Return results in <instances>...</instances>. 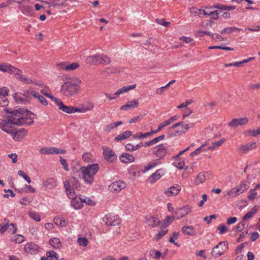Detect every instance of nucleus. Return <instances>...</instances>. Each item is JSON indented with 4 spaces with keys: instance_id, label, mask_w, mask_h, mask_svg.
<instances>
[{
    "instance_id": "1",
    "label": "nucleus",
    "mask_w": 260,
    "mask_h": 260,
    "mask_svg": "<svg viewBox=\"0 0 260 260\" xmlns=\"http://www.w3.org/2000/svg\"><path fill=\"white\" fill-rule=\"evenodd\" d=\"M30 115L36 116L30 111L25 108H17L13 110L7 119L0 121V128L4 132L11 135L15 128L13 125H30L34 123V118H31Z\"/></svg>"
},
{
    "instance_id": "2",
    "label": "nucleus",
    "mask_w": 260,
    "mask_h": 260,
    "mask_svg": "<svg viewBox=\"0 0 260 260\" xmlns=\"http://www.w3.org/2000/svg\"><path fill=\"white\" fill-rule=\"evenodd\" d=\"M81 81L77 78H69L62 85L60 92L65 96L70 97L78 92V86L81 84Z\"/></svg>"
},
{
    "instance_id": "3",
    "label": "nucleus",
    "mask_w": 260,
    "mask_h": 260,
    "mask_svg": "<svg viewBox=\"0 0 260 260\" xmlns=\"http://www.w3.org/2000/svg\"><path fill=\"white\" fill-rule=\"evenodd\" d=\"M99 170V166L98 164L89 165L86 167L82 166L79 171L82 173V178L87 183L91 184L94 180V176Z\"/></svg>"
},
{
    "instance_id": "4",
    "label": "nucleus",
    "mask_w": 260,
    "mask_h": 260,
    "mask_svg": "<svg viewBox=\"0 0 260 260\" xmlns=\"http://www.w3.org/2000/svg\"><path fill=\"white\" fill-rule=\"evenodd\" d=\"M227 249L228 243L226 242H220L212 249V255L214 257H218L223 254Z\"/></svg>"
},
{
    "instance_id": "5",
    "label": "nucleus",
    "mask_w": 260,
    "mask_h": 260,
    "mask_svg": "<svg viewBox=\"0 0 260 260\" xmlns=\"http://www.w3.org/2000/svg\"><path fill=\"white\" fill-rule=\"evenodd\" d=\"M153 155L158 157L159 160L165 157L167 154V148L162 144H159L152 149Z\"/></svg>"
},
{
    "instance_id": "6",
    "label": "nucleus",
    "mask_w": 260,
    "mask_h": 260,
    "mask_svg": "<svg viewBox=\"0 0 260 260\" xmlns=\"http://www.w3.org/2000/svg\"><path fill=\"white\" fill-rule=\"evenodd\" d=\"M13 97L16 102L19 104H25L29 103L31 99L30 91H26L25 94L15 93L13 94Z\"/></svg>"
},
{
    "instance_id": "7",
    "label": "nucleus",
    "mask_w": 260,
    "mask_h": 260,
    "mask_svg": "<svg viewBox=\"0 0 260 260\" xmlns=\"http://www.w3.org/2000/svg\"><path fill=\"white\" fill-rule=\"evenodd\" d=\"M192 207L190 205H187L176 209L175 214L177 219L183 218L192 211Z\"/></svg>"
},
{
    "instance_id": "8",
    "label": "nucleus",
    "mask_w": 260,
    "mask_h": 260,
    "mask_svg": "<svg viewBox=\"0 0 260 260\" xmlns=\"http://www.w3.org/2000/svg\"><path fill=\"white\" fill-rule=\"evenodd\" d=\"M105 224L108 226H115L120 223L121 220L118 215L109 213L104 218Z\"/></svg>"
},
{
    "instance_id": "9",
    "label": "nucleus",
    "mask_w": 260,
    "mask_h": 260,
    "mask_svg": "<svg viewBox=\"0 0 260 260\" xmlns=\"http://www.w3.org/2000/svg\"><path fill=\"white\" fill-rule=\"evenodd\" d=\"M39 152L43 154H63L66 152V150L56 147H44L41 148Z\"/></svg>"
},
{
    "instance_id": "10",
    "label": "nucleus",
    "mask_w": 260,
    "mask_h": 260,
    "mask_svg": "<svg viewBox=\"0 0 260 260\" xmlns=\"http://www.w3.org/2000/svg\"><path fill=\"white\" fill-rule=\"evenodd\" d=\"M54 103L58 106L59 109L64 112L69 114L75 113V108L71 106L64 105L63 102L59 99H54Z\"/></svg>"
},
{
    "instance_id": "11",
    "label": "nucleus",
    "mask_w": 260,
    "mask_h": 260,
    "mask_svg": "<svg viewBox=\"0 0 260 260\" xmlns=\"http://www.w3.org/2000/svg\"><path fill=\"white\" fill-rule=\"evenodd\" d=\"M104 158L109 162H113L117 159V155L111 149L108 147H103Z\"/></svg>"
},
{
    "instance_id": "12",
    "label": "nucleus",
    "mask_w": 260,
    "mask_h": 260,
    "mask_svg": "<svg viewBox=\"0 0 260 260\" xmlns=\"http://www.w3.org/2000/svg\"><path fill=\"white\" fill-rule=\"evenodd\" d=\"M27 134L28 131L24 128L15 129L13 131L11 136L15 141H20L23 139L27 136Z\"/></svg>"
},
{
    "instance_id": "13",
    "label": "nucleus",
    "mask_w": 260,
    "mask_h": 260,
    "mask_svg": "<svg viewBox=\"0 0 260 260\" xmlns=\"http://www.w3.org/2000/svg\"><path fill=\"white\" fill-rule=\"evenodd\" d=\"M126 187L125 182L122 181H117L113 182L109 186V189L113 192H117L121 191Z\"/></svg>"
},
{
    "instance_id": "14",
    "label": "nucleus",
    "mask_w": 260,
    "mask_h": 260,
    "mask_svg": "<svg viewBox=\"0 0 260 260\" xmlns=\"http://www.w3.org/2000/svg\"><path fill=\"white\" fill-rule=\"evenodd\" d=\"M248 121V118L246 117L240 118H234L229 123L228 125L230 127L236 128L239 126L246 124Z\"/></svg>"
},
{
    "instance_id": "15",
    "label": "nucleus",
    "mask_w": 260,
    "mask_h": 260,
    "mask_svg": "<svg viewBox=\"0 0 260 260\" xmlns=\"http://www.w3.org/2000/svg\"><path fill=\"white\" fill-rule=\"evenodd\" d=\"M0 71L15 74L16 72H20V70L9 63H3L0 64Z\"/></svg>"
},
{
    "instance_id": "16",
    "label": "nucleus",
    "mask_w": 260,
    "mask_h": 260,
    "mask_svg": "<svg viewBox=\"0 0 260 260\" xmlns=\"http://www.w3.org/2000/svg\"><path fill=\"white\" fill-rule=\"evenodd\" d=\"M181 187L179 185H176L169 188H168L165 190V194L168 197L174 196L177 195L181 190Z\"/></svg>"
},
{
    "instance_id": "17",
    "label": "nucleus",
    "mask_w": 260,
    "mask_h": 260,
    "mask_svg": "<svg viewBox=\"0 0 260 260\" xmlns=\"http://www.w3.org/2000/svg\"><path fill=\"white\" fill-rule=\"evenodd\" d=\"M94 106L90 102H86L79 108H75V112L86 113L87 111H91Z\"/></svg>"
},
{
    "instance_id": "18",
    "label": "nucleus",
    "mask_w": 260,
    "mask_h": 260,
    "mask_svg": "<svg viewBox=\"0 0 260 260\" xmlns=\"http://www.w3.org/2000/svg\"><path fill=\"white\" fill-rule=\"evenodd\" d=\"M256 147V144L255 142H251L246 144L241 145L238 148V151L241 153H245L249 150H252Z\"/></svg>"
},
{
    "instance_id": "19",
    "label": "nucleus",
    "mask_w": 260,
    "mask_h": 260,
    "mask_svg": "<svg viewBox=\"0 0 260 260\" xmlns=\"http://www.w3.org/2000/svg\"><path fill=\"white\" fill-rule=\"evenodd\" d=\"M139 104L138 100H133L127 102L125 105L121 106L120 109L121 110H127L129 109H134L138 106Z\"/></svg>"
},
{
    "instance_id": "20",
    "label": "nucleus",
    "mask_w": 260,
    "mask_h": 260,
    "mask_svg": "<svg viewBox=\"0 0 260 260\" xmlns=\"http://www.w3.org/2000/svg\"><path fill=\"white\" fill-rule=\"evenodd\" d=\"M38 249V246L35 243L32 242L28 243L24 246L25 252L28 254H33Z\"/></svg>"
},
{
    "instance_id": "21",
    "label": "nucleus",
    "mask_w": 260,
    "mask_h": 260,
    "mask_svg": "<svg viewBox=\"0 0 260 260\" xmlns=\"http://www.w3.org/2000/svg\"><path fill=\"white\" fill-rule=\"evenodd\" d=\"M64 188L66 190V193L67 196L70 199H74L76 198L75 192L74 190V189L71 187V185L68 181H65L64 182Z\"/></svg>"
},
{
    "instance_id": "22",
    "label": "nucleus",
    "mask_w": 260,
    "mask_h": 260,
    "mask_svg": "<svg viewBox=\"0 0 260 260\" xmlns=\"http://www.w3.org/2000/svg\"><path fill=\"white\" fill-rule=\"evenodd\" d=\"M30 96H32L34 98L37 99L39 102L44 106H47L48 105V102L46 99L39 93L37 92L35 90H30Z\"/></svg>"
},
{
    "instance_id": "23",
    "label": "nucleus",
    "mask_w": 260,
    "mask_h": 260,
    "mask_svg": "<svg viewBox=\"0 0 260 260\" xmlns=\"http://www.w3.org/2000/svg\"><path fill=\"white\" fill-rule=\"evenodd\" d=\"M86 62L90 65H96L100 64L99 61V54H96L89 56L86 58Z\"/></svg>"
},
{
    "instance_id": "24",
    "label": "nucleus",
    "mask_w": 260,
    "mask_h": 260,
    "mask_svg": "<svg viewBox=\"0 0 260 260\" xmlns=\"http://www.w3.org/2000/svg\"><path fill=\"white\" fill-rule=\"evenodd\" d=\"M9 221L7 219L5 218L4 220V223L5 225L3 226L0 229V233L3 234L6 231L8 230L9 228L12 226L13 228V230L12 231L13 234H15L17 231V228L14 223H11L10 224H8Z\"/></svg>"
},
{
    "instance_id": "25",
    "label": "nucleus",
    "mask_w": 260,
    "mask_h": 260,
    "mask_svg": "<svg viewBox=\"0 0 260 260\" xmlns=\"http://www.w3.org/2000/svg\"><path fill=\"white\" fill-rule=\"evenodd\" d=\"M164 173L160 170H157L154 173L152 174L149 178L148 181L150 183H153L158 180Z\"/></svg>"
},
{
    "instance_id": "26",
    "label": "nucleus",
    "mask_w": 260,
    "mask_h": 260,
    "mask_svg": "<svg viewBox=\"0 0 260 260\" xmlns=\"http://www.w3.org/2000/svg\"><path fill=\"white\" fill-rule=\"evenodd\" d=\"M120 160L124 163H129L134 161V156L129 153H123L120 157Z\"/></svg>"
},
{
    "instance_id": "27",
    "label": "nucleus",
    "mask_w": 260,
    "mask_h": 260,
    "mask_svg": "<svg viewBox=\"0 0 260 260\" xmlns=\"http://www.w3.org/2000/svg\"><path fill=\"white\" fill-rule=\"evenodd\" d=\"M136 84L123 86V87L118 89L117 91L114 93V95L116 96H119L121 94L127 92L130 90L135 89L136 88Z\"/></svg>"
},
{
    "instance_id": "28",
    "label": "nucleus",
    "mask_w": 260,
    "mask_h": 260,
    "mask_svg": "<svg viewBox=\"0 0 260 260\" xmlns=\"http://www.w3.org/2000/svg\"><path fill=\"white\" fill-rule=\"evenodd\" d=\"M83 200L77 197L73 199L71 201L72 206L75 209H81L83 206Z\"/></svg>"
},
{
    "instance_id": "29",
    "label": "nucleus",
    "mask_w": 260,
    "mask_h": 260,
    "mask_svg": "<svg viewBox=\"0 0 260 260\" xmlns=\"http://www.w3.org/2000/svg\"><path fill=\"white\" fill-rule=\"evenodd\" d=\"M181 232L185 235L193 236L195 235V231L191 225H184L182 228Z\"/></svg>"
},
{
    "instance_id": "30",
    "label": "nucleus",
    "mask_w": 260,
    "mask_h": 260,
    "mask_svg": "<svg viewBox=\"0 0 260 260\" xmlns=\"http://www.w3.org/2000/svg\"><path fill=\"white\" fill-rule=\"evenodd\" d=\"M132 135L131 131H128L124 132L123 133L119 134L115 138V141L118 142L120 141L124 140L129 138Z\"/></svg>"
},
{
    "instance_id": "31",
    "label": "nucleus",
    "mask_w": 260,
    "mask_h": 260,
    "mask_svg": "<svg viewBox=\"0 0 260 260\" xmlns=\"http://www.w3.org/2000/svg\"><path fill=\"white\" fill-rule=\"evenodd\" d=\"M50 245L55 249H60L62 247V244L60 240L57 238H51L49 240Z\"/></svg>"
},
{
    "instance_id": "32",
    "label": "nucleus",
    "mask_w": 260,
    "mask_h": 260,
    "mask_svg": "<svg viewBox=\"0 0 260 260\" xmlns=\"http://www.w3.org/2000/svg\"><path fill=\"white\" fill-rule=\"evenodd\" d=\"M190 13L195 16H198L202 17V15H207L208 13L203 9H198L192 7L190 9Z\"/></svg>"
},
{
    "instance_id": "33",
    "label": "nucleus",
    "mask_w": 260,
    "mask_h": 260,
    "mask_svg": "<svg viewBox=\"0 0 260 260\" xmlns=\"http://www.w3.org/2000/svg\"><path fill=\"white\" fill-rule=\"evenodd\" d=\"M174 219L175 217L174 215L167 216L160 226L161 230H165Z\"/></svg>"
},
{
    "instance_id": "34",
    "label": "nucleus",
    "mask_w": 260,
    "mask_h": 260,
    "mask_svg": "<svg viewBox=\"0 0 260 260\" xmlns=\"http://www.w3.org/2000/svg\"><path fill=\"white\" fill-rule=\"evenodd\" d=\"M160 223V220L156 217H150L147 220V224L149 226L154 228L157 226Z\"/></svg>"
},
{
    "instance_id": "35",
    "label": "nucleus",
    "mask_w": 260,
    "mask_h": 260,
    "mask_svg": "<svg viewBox=\"0 0 260 260\" xmlns=\"http://www.w3.org/2000/svg\"><path fill=\"white\" fill-rule=\"evenodd\" d=\"M44 185L49 189L52 188L56 185V181L54 178H50L44 182Z\"/></svg>"
},
{
    "instance_id": "36",
    "label": "nucleus",
    "mask_w": 260,
    "mask_h": 260,
    "mask_svg": "<svg viewBox=\"0 0 260 260\" xmlns=\"http://www.w3.org/2000/svg\"><path fill=\"white\" fill-rule=\"evenodd\" d=\"M123 123L122 121H119L115 122H111L109 124L106 126L105 131L107 132H110L111 130L116 128L120 125H121Z\"/></svg>"
},
{
    "instance_id": "37",
    "label": "nucleus",
    "mask_w": 260,
    "mask_h": 260,
    "mask_svg": "<svg viewBox=\"0 0 260 260\" xmlns=\"http://www.w3.org/2000/svg\"><path fill=\"white\" fill-rule=\"evenodd\" d=\"M257 211V208L256 206H253L250 210V211L247 212L243 217V219L244 220L247 219L251 218Z\"/></svg>"
},
{
    "instance_id": "38",
    "label": "nucleus",
    "mask_w": 260,
    "mask_h": 260,
    "mask_svg": "<svg viewBox=\"0 0 260 260\" xmlns=\"http://www.w3.org/2000/svg\"><path fill=\"white\" fill-rule=\"evenodd\" d=\"M249 182L248 181H242L240 184L237 185L241 193L249 188Z\"/></svg>"
},
{
    "instance_id": "39",
    "label": "nucleus",
    "mask_w": 260,
    "mask_h": 260,
    "mask_svg": "<svg viewBox=\"0 0 260 260\" xmlns=\"http://www.w3.org/2000/svg\"><path fill=\"white\" fill-rule=\"evenodd\" d=\"M99 61L100 63L105 65L109 64L111 61L109 57L102 54H99Z\"/></svg>"
},
{
    "instance_id": "40",
    "label": "nucleus",
    "mask_w": 260,
    "mask_h": 260,
    "mask_svg": "<svg viewBox=\"0 0 260 260\" xmlns=\"http://www.w3.org/2000/svg\"><path fill=\"white\" fill-rule=\"evenodd\" d=\"M205 172L200 173L198 174V176L194 180V183L196 185H199L204 183L205 181Z\"/></svg>"
},
{
    "instance_id": "41",
    "label": "nucleus",
    "mask_w": 260,
    "mask_h": 260,
    "mask_svg": "<svg viewBox=\"0 0 260 260\" xmlns=\"http://www.w3.org/2000/svg\"><path fill=\"white\" fill-rule=\"evenodd\" d=\"M54 222L55 224L61 227L65 226L67 224V222L65 219L62 218H59V217H54Z\"/></svg>"
},
{
    "instance_id": "42",
    "label": "nucleus",
    "mask_w": 260,
    "mask_h": 260,
    "mask_svg": "<svg viewBox=\"0 0 260 260\" xmlns=\"http://www.w3.org/2000/svg\"><path fill=\"white\" fill-rule=\"evenodd\" d=\"M214 7L220 10H224L226 11H231L236 9L235 6H226L224 5H216L214 6Z\"/></svg>"
},
{
    "instance_id": "43",
    "label": "nucleus",
    "mask_w": 260,
    "mask_h": 260,
    "mask_svg": "<svg viewBox=\"0 0 260 260\" xmlns=\"http://www.w3.org/2000/svg\"><path fill=\"white\" fill-rule=\"evenodd\" d=\"M159 159H156L149 162L146 166L145 167V171H148L155 167H156L158 164H159Z\"/></svg>"
},
{
    "instance_id": "44",
    "label": "nucleus",
    "mask_w": 260,
    "mask_h": 260,
    "mask_svg": "<svg viewBox=\"0 0 260 260\" xmlns=\"http://www.w3.org/2000/svg\"><path fill=\"white\" fill-rule=\"evenodd\" d=\"M225 140L224 138L220 139L217 142H213L212 145L208 148L207 150H213L216 148L220 146L224 142Z\"/></svg>"
},
{
    "instance_id": "45",
    "label": "nucleus",
    "mask_w": 260,
    "mask_h": 260,
    "mask_svg": "<svg viewBox=\"0 0 260 260\" xmlns=\"http://www.w3.org/2000/svg\"><path fill=\"white\" fill-rule=\"evenodd\" d=\"M41 92L45 96L50 98L52 101L54 102V99L56 98H54L50 93V90L47 87H45L41 90Z\"/></svg>"
},
{
    "instance_id": "46",
    "label": "nucleus",
    "mask_w": 260,
    "mask_h": 260,
    "mask_svg": "<svg viewBox=\"0 0 260 260\" xmlns=\"http://www.w3.org/2000/svg\"><path fill=\"white\" fill-rule=\"evenodd\" d=\"M141 147H142V146L139 144L134 146V145H133L131 143L127 144L125 146V149L126 150L130 151H134L136 150H138V149H140Z\"/></svg>"
},
{
    "instance_id": "47",
    "label": "nucleus",
    "mask_w": 260,
    "mask_h": 260,
    "mask_svg": "<svg viewBox=\"0 0 260 260\" xmlns=\"http://www.w3.org/2000/svg\"><path fill=\"white\" fill-rule=\"evenodd\" d=\"M47 255L49 260H58V256L57 254L54 251H49L47 252Z\"/></svg>"
},
{
    "instance_id": "48",
    "label": "nucleus",
    "mask_w": 260,
    "mask_h": 260,
    "mask_svg": "<svg viewBox=\"0 0 260 260\" xmlns=\"http://www.w3.org/2000/svg\"><path fill=\"white\" fill-rule=\"evenodd\" d=\"M92 155L90 152H86V153H84L82 155V159H83V160L85 162H87V163H89V162H92Z\"/></svg>"
},
{
    "instance_id": "49",
    "label": "nucleus",
    "mask_w": 260,
    "mask_h": 260,
    "mask_svg": "<svg viewBox=\"0 0 260 260\" xmlns=\"http://www.w3.org/2000/svg\"><path fill=\"white\" fill-rule=\"evenodd\" d=\"M61 0H49L48 1H44L43 2L48 5V7H56L59 6Z\"/></svg>"
},
{
    "instance_id": "50",
    "label": "nucleus",
    "mask_w": 260,
    "mask_h": 260,
    "mask_svg": "<svg viewBox=\"0 0 260 260\" xmlns=\"http://www.w3.org/2000/svg\"><path fill=\"white\" fill-rule=\"evenodd\" d=\"M78 0H61L58 7L62 8H67V7L69 6L70 4L69 2H77Z\"/></svg>"
},
{
    "instance_id": "51",
    "label": "nucleus",
    "mask_w": 260,
    "mask_h": 260,
    "mask_svg": "<svg viewBox=\"0 0 260 260\" xmlns=\"http://www.w3.org/2000/svg\"><path fill=\"white\" fill-rule=\"evenodd\" d=\"M22 82H24L26 84H34L35 85H37L39 86L42 87L43 84H38L36 81H35L34 80H32L31 78H27L25 76L24 77Z\"/></svg>"
},
{
    "instance_id": "52",
    "label": "nucleus",
    "mask_w": 260,
    "mask_h": 260,
    "mask_svg": "<svg viewBox=\"0 0 260 260\" xmlns=\"http://www.w3.org/2000/svg\"><path fill=\"white\" fill-rule=\"evenodd\" d=\"M68 182L71 185V187L73 188H78L80 185L78 180L75 178H71Z\"/></svg>"
},
{
    "instance_id": "53",
    "label": "nucleus",
    "mask_w": 260,
    "mask_h": 260,
    "mask_svg": "<svg viewBox=\"0 0 260 260\" xmlns=\"http://www.w3.org/2000/svg\"><path fill=\"white\" fill-rule=\"evenodd\" d=\"M221 13V11L220 10H216L213 12H210V13H208L207 15L211 16V17L214 19L217 20L219 18V15Z\"/></svg>"
},
{
    "instance_id": "54",
    "label": "nucleus",
    "mask_w": 260,
    "mask_h": 260,
    "mask_svg": "<svg viewBox=\"0 0 260 260\" xmlns=\"http://www.w3.org/2000/svg\"><path fill=\"white\" fill-rule=\"evenodd\" d=\"M206 145V143L203 144L201 147H200L199 148H198L197 149H196L194 151L192 152L191 153V154H190V156H194L195 155H197L200 154L201 152L204 149Z\"/></svg>"
},
{
    "instance_id": "55",
    "label": "nucleus",
    "mask_w": 260,
    "mask_h": 260,
    "mask_svg": "<svg viewBox=\"0 0 260 260\" xmlns=\"http://www.w3.org/2000/svg\"><path fill=\"white\" fill-rule=\"evenodd\" d=\"M29 215L30 217L34 219L35 221H40L41 220L40 215L36 212L34 211H29Z\"/></svg>"
},
{
    "instance_id": "56",
    "label": "nucleus",
    "mask_w": 260,
    "mask_h": 260,
    "mask_svg": "<svg viewBox=\"0 0 260 260\" xmlns=\"http://www.w3.org/2000/svg\"><path fill=\"white\" fill-rule=\"evenodd\" d=\"M9 104V101L7 97L1 96H0V106L4 107L8 106Z\"/></svg>"
},
{
    "instance_id": "57",
    "label": "nucleus",
    "mask_w": 260,
    "mask_h": 260,
    "mask_svg": "<svg viewBox=\"0 0 260 260\" xmlns=\"http://www.w3.org/2000/svg\"><path fill=\"white\" fill-rule=\"evenodd\" d=\"M168 230H161V232H159L155 236L154 238L155 239L156 241H158L162 237L168 233Z\"/></svg>"
},
{
    "instance_id": "58",
    "label": "nucleus",
    "mask_w": 260,
    "mask_h": 260,
    "mask_svg": "<svg viewBox=\"0 0 260 260\" xmlns=\"http://www.w3.org/2000/svg\"><path fill=\"white\" fill-rule=\"evenodd\" d=\"M79 65L77 62H74L71 64H69L68 63V66L67 67V71H73L75 69L78 68Z\"/></svg>"
},
{
    "instance_id": "59",
    "label": "nucleus",
    "mask_w": 260,
    "mask_h": 260,
    "mask_svg": "<svg viewBox=\"0 0 260 260\" xmlns=\"http://www.w3.org/2000/svg\"><path fill=\"white\" fill-rule=\"evenodd\" d=\"M180 40L184 41L186 44H190L191 45H194V42L193 40L190 37H181L179 39Z\"/></svg>"
},
{
    "instance_id": "60",
    "label": "nucleus",
    "mask_w": 260,
    "mask_h": 260,
    "mask_svg": "<svg viewBox=\"0 0 260 260\" xmlns=\"http://www.w3.org/2000/svg\"><path fill=\"white\" fill-rule=\"evenodd\" d=\"M67 66H68V62H61L57 63L56 65V67L58 70H65L67 71Z\"/></svg>"
},
{
    "instance_id": "61",
    "label": "nucleus",
    "mask_w": 260,
    "mask_h": 260,
    "mask_svg": "<svg viewBox=\"0 0 260 260\" xmlns=\"http://www.w3.org/2000/svg\"><path fill=\"white\" fill-rule=\"evenodd\" d=\"M78 242L80 245L86 246L87 245L88 241L85 238H79L78 239Z\"/></svg>"
},
{
    "instance_id": "62",
    "label": "nucleus",
    "mask_w": 260,
    "mask_h": 260,
    "mask_svg": "<svg viewBox=\"0 0 260 260\" xmlns=\"http://www.w3.org/2000/svg\"><path fill=\"white\" fill-rule=\"evenodd\" d=\"M245 225V222L242 221L238 224V225L235 228V230L238 232H241L244 228Z\"/></svg>"
},
{
    "instance_id": "63",
    "label": "nucleus",
    "mask_w": 260,
    "mask_h": 260,
    "mask_svg": "<svg viewBox=\"0 0 260 260\" xmlns=\"http://www.w3.org/2000/svg\"><path fill=\"white\" fill-rule=\"evenodd\" d=\"M14 240L16 243H21L24 241V237L21 235H16Z\"/></svg>"
},
{
    "instance_id": "64",
    "label": "nucleus",
    "mask_w": 260,
    "mask_h": 260,
    "mask_svg": "<svg viewBox=\"0 0 260 260\" xmlns=\"http://www.w3.org/2000/svg\"><path fill=\"white\" fill-rule=\"evenodd\" d=\"M217 230L219 232L220 234H223L225 232L228 230V228L223 224H221L218 227Z\"/></svg>"
}]
</instances>
